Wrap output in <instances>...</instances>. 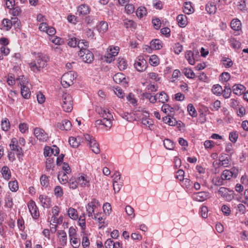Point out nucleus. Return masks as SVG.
Segmentation results:
<instances>
[{"label": "nucleus", "instance_id": "f257e3e1", "mask_svg": "<svg viewBox=\"0 0 248 248\" xmlns=\"http://www.w3.org/2000/svg\"><path fill=\"white\" fill-rule=\"evenodd\" d=\"M46 59L42 53H37L35 61L30 63L31 70L33 72L40 71L46 66Z\"/></svg>", "mask_w": 248, "mask_h": 248}, {"label": "nucleus", "instance_id": "f03ea898", "mask_svg": "<svg viewBox=\"0 0 248 248\" xmlns=\"http://www.w3.org/2000/svg\"><path fill=\"white\" fill-rule=\"evenodd\" d=\"M75 78L72 71L65 73L61 78V84L64 88H67L73 84Z\"/></svg>", "mask_w": 248, "mask_h": 248}, {"label": "nucleus", "instance_id": "7ed1b4c3", "mask_svg": "<svg viewBox=\"0 0 248 248\" xmlns=\"http://www.w3.org/2000/svg\"><path fill=\"white\" fill-rule=\"evenodd\" d=\"M78 56L85 62L91 63L94 60L93 53L88 49H85L84 50H79Z\"/></svg>", "mask_w": 248, "mask_h": 248}, {"label": "nucleus", "instance_id": "20e7f679", "mask_svg": "<svg viewBox=\"0 0 248 248\" xmlns=\"http://www.w3.org/2000/svg\"><path fill=\"white\" fill-rule=\"evenodd\" d=\"M99 205L98 200L95 199H92V201L88 203L86 206L87 214L89 217H93L94 215V210Z\"/></svg>", "mask_w": 248, "mask_h": 248}, {"label": "nucleus", "instance_id": "39448f33", "mask_svg": "<svg viewBox=\"0 0 248 248\" xmlns=\"http://www.w3.org/2000/svg\"><path fill=\"white\" fill-rule=\"evenodd\" d=\"M218 193L224 200L228 202L231 201L234 198L233 191L224 187H221L218 190Z\"/></svg>", "mask_w": 248, "mask_h": 248}, {"label": "nucleus", "instance_id": "423d86ee", "mask_svg": "<svg viewBox=\"0 0 248 248\" xmlns=\"http://www.w3.org/2000/svg\"><path fill=\"white\" fill-rule=\"evenodd\" d=\"M134 66L138 71H143L147 67L146 61L143 56H140L137 58V60L135 62Z\"/></svg>", "mask_w": 248, "mask_h": 248}, {"label": "nucleus", "instance_id": "0eeeda50", "mask_svg": "<svg viewBox=\"0 0 248 248\" xmlns=\"http://www.w3.org/2000/svg\"><path fill=\"white\" fill-rule=\"evenodd\" d=\"M11 149L16 152V155L19 157L23 155L21 147L18 145V140L16 138H13L10 144Z\"/></svg>", "mask_w": 248, "mask_h": 248}, {"label": "nucleus", "instance_id": "6e6552de", "mask_svg": "<svg viewBox=\"0 0 248 248\" xmlns=\"http://www.w3.org/2000/svg\"><path fill=\"white\" fill-rule=\"evenodd\" d=\"M231 164V158L229 155H221L219 157V162L218 163V168L220 167H227Z\"/></svg>", "mask_w": 248, "mask_h": 248}, {"label": "nucleus", "instance_id": "1a4fd4ad", "mask_svg": "<svg viewBox=\"0 0 248 248\" xmlns=\"http://www.w3.org/2000/svg\"><path fill=\"white\" fill-rule=\"evenodd\" d=\"M28 208L30 212L34 218H37L39 216V212L35 203L32 201H31L28 204Z\"/></svg>", "mask_w": 248, "mask_h": 248}, {"label": "nucleus", "instance_id": "9d476101", "mask_svg": "<svg viewBox=\"0 0 248 248\" xmlns=\"http://www.w3.org/2000/svg\"><path fill=\"white\" fill-rule=\"evenodd\" d=\"M208 197V193L204 191L194 193L192 198L195 201L203 202Z\"/></svg>", "mask_w": 248, "mask_h": 248}, {"label": "nucleus", "instance_id": "9b49d317", "mask_svg": "<svg viewBox=\"0 0 248 248\" xmlns=\"http://www.w3.org/2000/svg\"><path fill=\"white\" fill-rule=\"evenodd\" d=\"M34 135L40 140H46L47 139V135L45 131L39 128H36L34 130Z\"/></svg>", "mask_w": 248, "mask_h": 248}, {"label": "nucleus", "instance_id": "f8f14e48", "mask_svg": "<svg viewBox=\"0 0 248 248\" xmlns=\"http://www.w3.org/2000/svg\"><path fill=\"white\" fill-rule=\"evenodd\" d=\"M39 199L43 207L48 208L51 206V200L48 196L41 195L39 197Z\"/></svg>", "mask_w": 248, "mask_h": 248}, {"label": "nucleus", "instance_id": "ddd939ff", "mask_svg": "<svg viewBox=\"0 0 248 248\" xmlns=\"http://www.w3.org/2000/svg\"><path fill=\"white\" fill-rule=\"evenodd\" d=\"M205 10L210 15H215L216 13L217 8L215 1H209L206 5Z\"/></svg>", "mask_w": 248, "mask_h": 248}, {"label": "nucleus", "instance_id": "4468645a", "mask_svg": "<svg viewBox=\"0 0 248 248\" xmlns=\"http://www.w3.org/2000/svg\"><path fill=\"white\" fill-rule=\"evenodd\" d=\"M113 80L118 84L123 83L125 84L127 83L125 75L122 73L116 74L113 77Z\"/></svg>", "mask_w": 248, "mask_h": 248}, {"label": "nucleus", "instance_id": "2eb2a0df", "mask_svg": "<svg viewBox=\"0 0 248 248\" xmlns=\"http://www.w3.org/2000/svg\"><path fill=\"white\" fill-rule=\"evenodd\" d=\"M58 237L59 238L60 245L62 246H65L67 244V234L63 230H59L58 232Z\"/></svg>", "mask_w": 248, "mask_h": 248}, {"label": "nucleus", "instance_id": "dca6fc26", "mask_svg": "<svg viewBox=\"0 0 248 248\" xmlns=\"http://www.w3.org/2000/svg\"><path fill=\"white\" fill-rule=\"evenodd\" d=\"M78 184L81 187H89L90 185V180L88 177L85 175H81L77 179Z\"/></svg>", "mask_w": 248, "mask_h": 248}, {"label": "nucleus", "instance_id": "f3484780", "mask_svg": "<svg viewBox=\"0 0 248 248\" xmlns=\"http://www.w3.org/2000/svg\"><path fill=\"white\" fill-rule=\"evenodd\" d=\"M20 85L21 86V95L26 99H28L30 97L31 92L29 88L24 85V83L20 82Z\"/></svg>", "mask_w": 248, "mask_h": 248}, {"label": "nucleus", "instance_id": "a211bd4d", "mask_svg": "<svg viewBox=\"0 0 248 248\" xmlns=\"http://www.w3.org/2000/svg\"><path fill=\"white\" fill-rule=\"evenodd\" d=\"M77 12L79 16L86 15L90 13V8L86 4H81L78 7Z\"/></svg>", "mask_w": 248, "mask_h": 248}, {"label": "nucleus", "instance_id": "6ab92c4d", "mask_svg": "<svg viewBox=\"0 0 248 248\" xmlns=\"http://www.w3.org/2000/svg\"><path fill=\"white\" fill-rule=\"evenodd\" d=\"M161 110L165 113L172 116L174 113V109L169 104H164L161 108Z\"/></svg>", "mask_w": 248, "mask_h": 248}, {"label": "nucleus", "instance_id": "aec40b11", "mask_svg": "<svg viewBox=\"0 0 248 248\" xmlns=\"http://www.w3.org/2000/svg\"><path fill=\"white\" fill-rule=\"evenodd\" d=\"M97 31L101 33H104L108 29V25L107 22L102 21L99 24L96 26Z\"/></svg>", "mask_w": 248, "mask_h": 248}, {"label": "nucleus", "instance_id": "412c9836", "mask_svg": "<svg viewBox=\"0 0 248 248\" xmlns=\"http://www.w3.org/2000/svg\"><path fill=\"white\" fill-rule=\"evenodd\" d=\"M178 25L181 27H185L187 24V17L184 15H179L177 17Z\"/></svg>", "mask_w": 248, "mask_h": 248}, {"label": "nucleus", "instance_id": "4be33fe9", "mask_svg": "<svg viewBox=\"0 0 248 248\" xmlns=\"http://www.w3.org/2000/svg\"><path fill=\"white\" fill-rule=\"evenodd\" d=\"M232 90L234 93L241 95L244 93L245 87L241 84L234 85L232 87Z\"/></svg>", "mask_w": 248, "mask_h": 248}, {"label": "nucleus", "instance_id": "5701e85b", "mask_svg": "<svg viewBox=\"0 0 248 248\" xmlns=\"http://www.w3.org/2000/svg\"><path fill=\"white\" fill-rule=\"evenodd\" d=\"M58 179L60 183L62 184H65L67 183L68 181V177L67 175V173L62 171H60L58 175Z\"/></svg>", "mask_w": 248, "mask_h": 248}, {"label": "nucleus", "instance_id": "b1692460", "mask_svg": "<svg viewBox=\"0 0 248 248\" xmlns=\"http://www.w3.org/2000/svg\"><path fill=\"white\" fill-rule=\"evenodd\" d=\"M220 63L225 68L231 67L233 65L232 60L230 58L226 57H222L220 60Z\"/></svg>", "mask_w": 248, "mask_h": 248}, {"label": "nucleus", "instance_id": "393cba45", "mask_svg": "<svg viewBox=\"0 0 248 248\" xmlns=\"http://www.w3.org/2000/svg\"><path fill=\"white\" fill-rule=\"evenodd\" d=\"M150 46L152 49L158 50L162 47V42L159 39L153 40L151 42Z\"/></svg>", "mask_w": 248, "mask_h": 248}, {"label": "nucleus", "instance_id": "a878e982", "mask_svg": "<svg viewBox=\"0 0 248 248\" xmlns=\"http://www.w3.org/2000/svg\"><path fill=\"white\" fill-rule=\"evenodd\" d=\"M54 165L53 160L51 158H48L46 161V170L50 172V174H53L54 171Z\"/></svg>", "mask_w": 248, "mask_h": 248}, {"label": "nucleus", "instance_id": "bb28decb", "mask_svg": "<svg viewBox=\"0 0 248 248\" xmlns=\"http://www.w3.org/2000/svg\"><path fill=\"white\" fill-rule=\"evenodd\" d=\"M231 27L234 31H239L241 29V23L238 19H234L231 22Z\"/></svg>", "mask_w": 248, "mask_h": 248}, {"label": "nucleus", "instance_id": "cd10ccee", "mask_svg": "<svg viewBox=\"0 0 248 248\" xmlns=\"http://www.w3.org/2000/svg\"><path fill=\"white\" fill-rule=\"evenodd\" d=\"M221 92H222V94L223 96L225 98H228L230 97L231 91L230 88H225L223 91L222 90V87L218 84V95L221 93Z\"/></svg>", "mask_w": 248, "mask_h": 248}, {"label": "nucleus", "instance_id": "c85d7f7f", "mask_svg": "<svg viewBox=\"0 0 248 248\" xmlns=\"http://www.w3.org/2000/svg\"><path fill=\"white\" fill-rule=\"evenodd\" d=\"M194 53L190 50L186 51L185 54V57L187 60L188 63L191 65L195 64Z\"/></svg>", "mask_w": 248, "mask_h": 248}, {"label": "nucleus", "instance_id": "c756f323", "mask_svg": "<svg viewBox=\"0 0 248 248\" xmlns=\"http://www.w3.org/2000/svg\"><path fill=\"white\" fill-rule=\"evenodd\" d=\"M89 146L93 152L95 154H98L100 152V150L98 143L96 140L92 141V144L89 145Z\"/></svg>", "mask_w": 248, "mask_h": 248}, {"label": "nucleus", "instance_id": "7c9ffc66", "mask_svg": "<svg viewBox=\"0 0 248 248\" xmlns=\"http://www.w3.org/2000/svg\"><path fill=\"white\" fill-rule=\"evenodd\" d=\"M80 140V138H76L74 137H70L69 138V143L73 148H77L79 146Z\"/></svg>", "mask_w": 248, "mask_h": 248}, {"label": "nucleus", "instance_id": "2f4dec72", "mask_svg": "<svg viewBox=\"0 0 248 248\" xmlns=\"http://www.w3.org/2000/svg\"><path fill=\"white\" fill-rule=\"evenodd\" d=\"M124 24L125 28L130 29L132 31L136 28V23L132 20L126 19L124 20Z\"/></svg>", "mask_w": 248, "mask_h": 248}, {"label": "nucleus", "instance_id": "473e14b6", "mask_svg": "<svg viewBox=\"0 0 248 248\" xmlns=\"http://www.w3.org/2000/svg\"><path fill=\"white\" fill-rule=\"evenodd\" d=\"M163 144L164 147L167 150H173L175 147L174 142L169 139H166L164 140Z\"/></svg>", "mask_w": 248, "mask_h": 248}, {"label": "nucleus", "instance_id": "72a5a7b5", "mask_svg": "<svg viewBox=\"0 0 248 248\" xmlns=\"http://www.w3.org/2000/svg\"><path fill=\"white\" fill-rule=\"evenodd\" d=\"M1 173L3 176V177L7 180H8L11 178V172L9 169V168L6 166L2 167L1 170Z\"/></svg>", "mask_w": 248, "mask_h": 248}, {"label": "nucleus", "instance_id": "f704fd0d", "mask_svg": "<svg viewBox=\"0 0 248 248\" xmlns=\"http://www.w3.org/2000/svg\"><path fill=\"white\" fill-rule=\"evenodd\" d=\"M157 99L159 101L164 104L169 100V96L165 92H161L157 95Z\"/></svg>", "mask_w": 248, "mask_h": 248}, {"label": "nucleus", "instance_id": "c9c22d12", "mask_svg": "<svg viewBox=\"0 0 248 248\" xmlns=\"http://www.w3.org/2000/svg\"><path fill=\"white\" fill-rule=\"evenodd\" d=\"M77 46L80 49L79 50H84L89 47V42L85 40H78Z\"/></svg>", "mask_w": 248, "mask_h": 248}, {"label": "nucleus", "instance_id": "e433bc0d", "mask_svg": "<svg viewBox=\"0 0 248 248\" xmlns=\"http://www.w3.org/2000/svg\"><path fill=\"white\" fill-rule=\"evenodd\" d=\"M67 214L68 216L72 219L76 220L78 218L77 211L72 207H70L68 209Z\"/></svg>", "mask_w": 248, "mask_h": 248}, {"label": "nucleus", "instance_id": "4c0bfd02", "mask_svg": "<svg viewBox=\"0 0 248 248\" xmlns=\"http://www.w3.org/2000/svg\"><path fill=\"white\" fill-rule=\"evenodd\" d=\"M229 43L230 46L235 49L240 47V42L233 37H232L229 39Z\"/></svg>", "mask_w": 248, "mask_h": 248}, {"label": "nucleus", "instance_id": "58836bf2", "mask_svg": "<svg viewBox=\"0 0 248 248\" xmlns=\"http://www.w3.org/2000/svg\"><path fill=\"white\" fill-rule=\"evenodd\" d=\"M40 183L43 187L45 188L48 186L49 185L48 177L45 174L42 175L40 179Z\"/></svg>", "mask_w": 248, "mask_h": 248}, {"label": "nucleus", "instance_id": "ea45409f", "mask_svg": "<svg viewBox=\"0 0 248 248\" xmlns=\"http://www.w3.org/2000/svg\"><path fill=\"white\" fill-rule=\"evenodd\" d=\"M149 62L151 65L156 66L159 64V60L156 55H153L150 57Z\"/></svg>", "mask_w": 248, "mask_h": 248}, {"label": "nucleus", "instance_id": "a19ab883", "mask_svg": "<svg viewBox=\"0 0 248 248\" xmlns=\"http://www.w3.org/2000/svg\"><path fill=\"white\" fill-rule=\"evenodd\" d=\"M54 194L57 198H61L63 194V191L61 186H57L55 187Z\"/></svg>", "mask_w": 248, "mask_h": 248}, {"label": "nucleus", "instance_id": "79ce46f5", "mask_svg": "<svg viewBox=\"0 0 248 248\" xmlns=\"http://www.w3.org/2000/svg\"><path fill=\"white\" fill-rule=\"evenodd\" d=\"M157 95L158 93L156 94L155 96H153L151 93H146L143 94V96L148 99L151 103H155L157 99Z\"/></svg>", "mask_w": 248, "mask_h": 248}, {"label": "nucleus", "instance_id": "37998d69", "mask_svg": "<svg viewBox=\"0 0 248 248\" xmlns=\"http://www.w3.org/2000/svg\"><path fill=\"white\" fill-rule=\"evenodd\" d=\"M185 76L188 78H193L195 77V73L190 68H185L183 70Z\"/></svg>", "mask_w": 248, "mask_h": 248}, {"label": "nucleus", "instance_id": "c03bdc74", "mask_svg": "<svg viewBox=\"0 0 248 248\" xmlns=\"http://www.w3.org/2000/svg\"><path fill=\"white\" fill-rule=\"evenodd\" d=\"M68 182V186L70 188L76 189L78 185V179L71 178Z\"/></svg>", "mask_w": 248, "mask_h": 248}, {"label": "nucleus", "instance_id": "a18cd8bd", "mask_svg": "<svg viewBox=\"0 0 248 248\" xmlns=\"http://www.w3.org/2000/svg\"><path fill=\"white\" fill-rule=\"evenodd\" d=\"M232 176V173L229 170H225L221 174L222 180H230Z\"/></svg>", "mask_w": 248, "mask_h": 248}, {"label": "nucleus", "instance_id": "49530a36", "mask_svg": "<svg viewBox=\"0 0 248 248\" xmlns=\"http://www.w3.org/2000/svg\"><path fill=\"white\" fill-rule=\"evenodd\" d=\"M126 99L133 106H136L137 105V100L135 98L134 94L132 93H129L126 96Z\"/></svg>", "mask_w": 248, "mask_h": 248}, {"label": "nucleus", "instance_id": "de8ad7c7", "mask_svg": "<svg viewBox=\"0 0 248 248\" xmlns=\"http://www.w3.org/2000/svg\"><path fill=\"white\" fill-rule=\"evenodd\" d=\"M9 187L13 192L16 191L18 189V183L16 181H10L9 182Z\"/></svg>", "mask_w": 248, "mask_h": 248}, {"label": "nucleus", "instance_id": "09e8293b", "mask_svg": "<svg viewBox=\"0 0 248 248\" xmlns=\"http://www.w3.org/2000/svg\"><path fill=\"white\" fill-rule=\"evenodd\" d=\"M85 34L88 38L91 40H94L96 39L95 33L91 29H87L85 31Z\"/></svg>", "mask_w": 248, "mask_h": 248}, {"label": "nucleus", "instance_id": "8fccbe9b", "mask_svg": "<svg viewBox=\"0 0 248 248\" xmlns=\"http://www.w3.org/2000/svg\"><path fill=\"white\" fill-rule=\"evenodd\" d=\"M78 41V39L73 37L71 38H69L68 40V45L70 47H75L77 46Z\"/></svg>", "mask_w": 248, "mask_h": 248}, {"label": "nucleus", "instance_id": "3c124183", "mask_svg": "<svg viewBox=\"0 0 248 248\" xmlns=\"http://www.w3.org/2000/svg\"><path fill=\"white\" fill-rule=\"evenodd\" d=\"M97 20L96 17L93 16H89L85 18V22L87 24H93Z\"/></svg>", "mask_w": 248, "mask_h": 248}, {"label": "nucleus", "instance_id": "603ef678", "mask_svg": "<svg viewBox=\"0 0 248 248\" xmlns=\"http://www.w3.org/2000/svg\"><path fill=\"white\" fill-rule=\"evenodd\" d=\"M62 98L63 100L62 103H73L72 96L69 94L64 93L63 94Z\"/></svg>", "mask_w": 248, "mask_h": 248}, {"label": "nucleus", "instance_id": "864d4df0", "mask_svg": "<svg viewBox=\"0 0 248 248\" xmlns=\"http://www.w3.org/2000/svg\"><path fill=\"white\" fill-rule=\"evenodd\" d=\"M187 111L189 112V114L192 117L196 116L197 115L196 110L193 105L191 104L188 105Z\"/></svg>", "mask_w": 248, "mask_h": 248}, {"label": "nucleus", "instance_id": "5fc2aeb1", "mask_svg": "<svg viewBox=\"0 0 248 248\" xmlns=\"http://www.w3.org/2000/svg\"><path fill=\"white\" fill-rule=\"evenodd\" d=\"M238 135L234 131H232L230 133L229 139L232 143H235L238 139Z\"/></svg>", "mask_w": 248, "mask_h": 248}, {"label": "nucleus", "instance_id": "6e6d98bb", "mask_svg": "<svg viewBox=\"0 0 248 248\" xmlns=\"http://www.w3.org/2000/svg\"><path fill=\"white\" fill-rule=\"evenodd\" d=\"M230 78L229 73L227 72L222 73L219 77V80L222 82H227Z\"/></svg>", "mask_w": 248, "mask_h": 248}, {"label": "nucleus", "instance_id": "4d7b16f0", "mask_svg": "<svg viewBox=\"0 0 248 248\" xmlns=\"http://www.w3.org/2000/svg\"><path fill=\"white\" fill-rule=\"evenodd\" d=\"M62 107L64 111L70 112L73 108V103H62Z\"/></svg>", "mask_w": 248, "mask_h": 248}, {"label": "nucleus", "instance_id": "13d9d810", "mask_svg": "<svg viewBox=\"0 0 248 248\" xmlns=\"http://www.w3.org/2000/svg\"><path fill=\"white\" fill-rule=\"evenodd\" d=\"M125 209L128 216H132L131 218H134L135 217L134 210L133 208L129 205H127L126 206Z\"/></svg>", "mask_w": 248, "mask_h": 248}, {"label": "nucleus", "instance_id": "bf43d9fd", "mask_svg": "<svg viewBox=\"0 0 248 248\" xmlns=\"http://www.w3.org/2000/svg\"><path fill=\"white\" fill-rule=\"evenodd\" d=\"M230 106L235 109H237V108L240 106L239 101L236 99H231L230 102Z\"/></svg>", "mask_w": 248, "mask_h": 248}, {"label": "nucleus", "instance_id": "052dcab7", "mask_svg": "<svg viewBox=\"0 0 248 248\" xmlns=\"http://www.w3.org/2000/svg\"><path fill=\"white\" fill-rule=\"evenodd\" d=\"M78 224L81 227L82 230H84L86 227V222L85 218V214L83 215V217L80 216L78 220Z\"/></svg>", "mask_w": 248, "mask_h": 248}, {"label": "nucleus", "instance_id": "680f3d73", "mask_svg": "<svg viewBox=\"0 0 248 248\" xmlns=\"http://www.w3.org/2000/svg\"><path fill=\"white\" fill-rule=\"evenodd\" d=\"M107 115L103 114L102 117L103 121L106 120L108 121L109 123H111V121L113 120V116L111 113H109V110L108 109L107 111Z\"/></svg>", "mask_w": 248, "mask_h": 248}, {"label": "nucleus", "instance_id": "e2e57ef3", "mask_svg": "<svg viewBox=\"0 0 248 248\" xmlns=\"http://www.w3.org/2000/svg\"><path fill=\"white\" fill-rule=\"evenodd\" d=\"M2 23L4 27L6 28V30L7 31L10 29L12 27V22H11V20L5 18L3 20Z\"/></svg>", "mask_w": 248, "mask_h": 248}, {"label": "nucleus", "instance_id": "0e129e2a", "mask_svg": "<svg viewBox=\"0 0 248 248\" xmlns=\"http://www.w3.org/2000/svg\"><path fill=\"white\" fill-rule=\"evenodd\" d=\"M146 14V10L144 7H139L136 11V15L138 17H142Z\"/></svg>", "mask_w": 248, "mask_h": 248}, {"label": "nucleus", "instance_id": "69168bd1", "mask_svg": "<svg viewBox=\"0 0 248 248\" xmlns=\"http://www.w3.org/2000/svg\"><path fill=\"white\" fill-rule=\"evenodd\" d=\"M200 213L203 218H206L208 217V209L205 206H202L201 208Z\"/></svg>", "mask_w": 248, "mask_h": 248}, {"label": "nucleus", "instance_id": "338daca9", "mask_svg": "<svg viewBox=\"0 0 248 248\" xmlns=\"http://www.w3.org/2000/svg\"><path fill=\"white\" fill-rule=\"evenodd\" d=\"M68 233L70 239H73L74 237L77 236L76 230L73 227H70Z\"/></svg>", "mask_w": 248, "mask_h": 248}, {"label": "nucleus", "instance_id": "774afa93", "mask_svg": "<svg viewBox=\"0 0 248 248\" xmlns=\"http://www.w3.org/2000/svg\"><path fill=\"white\" fill-rule=\"evenodd\" d=\"M106 248H114V241L110 238L107 240L105 243Z\"/></svg>", "mask_w": 248, "mask_h": 248}]
</instances>
